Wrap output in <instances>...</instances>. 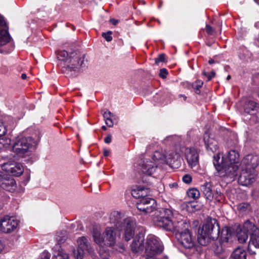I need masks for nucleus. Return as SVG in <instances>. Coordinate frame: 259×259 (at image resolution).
Here are the masks:
<instances>
[{
    "label": "nucleus",
    "mask_w": 259,
    "mask_h": 259,
    "mask_svg": "<svg viewBox=\"0 0 259 259\" xmlns=\"http://www.w3.org/2000/svg\"><path fill=\"white\" fill-rule=\"evenodd\" d=\"M232 234L230 228L228 227H225L223 228L220 239L223 242H227L231 237Z\"/></svg>",
    "instance_id": "obj_30"
},
{
    "label": "nucleus",
    "mask_w": 259,
    "mask_h": 259,
    "mask_svg": "<svg viewBox=\"0 0 259 259\" xmlns=\"http://www.w3.org/2000/svg\"><path fill=\"white\" fill-rule=\"evenodd\" d=\"M183 181L186 184H189L192 181V178L189 175H185L183 177Z\"/></svg>",
    "instance_id": "obj_44"
},
{
    "label": "nucleus",
    "mask_w": 259,
    "mask_h": 259,
    "mask_svg": "<svg viewBox=\"0 0 259 259\" xmlns=\"http://www.w3.org/2000/svg\"><path fill=\"white\" fill-rule=\"evenodd\" d=\"M237 237L240 243H243L246 242L248 238V233L241 229L240 231L237 232Z\"/></svg>",
    "instance_id": "obj_33"
},
{
    "label": "nucleus",
    "mask_w": 259,
    "mask_h": 259,
    "mask_svg": "<svg viewBox=\"0 0 259 259\" xmlns=\"http://www.w3.org/2000/svg\"><path fill=\"white\" fill-rule=\"evenodd\" d=\"M163 249L161 243L154 236H150L147 239L145 247V254L148 257H154L160 254Z\"/></svg>",
    "instance_id": "obj_8"
},
{
    "label": "nucleus",
    "mask_w": 259,
    "mask_h": 259,
    "mask_svg": "<svg viewBox=\"0 0 259 259\" xmlns=\"http://www.w3.org/2000/svg\"><path fill=\"white\" fill-rule=\"evenodd\" d=\"M50 255L47 252H44L40 256V259H50Z\"/></svg>",
    "instance_id": "obj_48"
},
{
    "label": "nucleus",
    "mask_w": 259,
    "mask_h": 259,
    "mask_svg": "<svg viewBox=\"0 0 259 259\" xmlns=\"http://www.w3.org/2000/svg\"><path fill=\"white\" fill-rule=\"evenodd\" d=\"M179 97H183L184 98V100H185L186 99V97L184 95H180Z\"/></svg>",
    "instance_id": "obj_58"
},
{
    "label": "nucleus",
    "mask_w": 259,
    "mask_h": 259,
    "mask_svg": "<svg viewBox=\"0 0 259 259\" xmlns=\"http://www.w3.org/2000/svg\"><path fill=\"white\" fill-rule=\"evenodd\" d=\"M204 141L206 148L208 151L215 152L218 149V142L212 137H210L207 133L204 135Z\"/></svg>",
    "instance_id": "obj_20"
},
{
    "label": "nucleus",
    "mask_w": 259,
    "mask_h": 259,
    "mask_svg": "<svg viewBox=\"0 0 259 259\" xmlns=\"http://www.w3.org/2000/svg\"><path fill=\"white\" fill-rule=\"evenodd\" d=\"M245 114L253 115L256 113L258 109V106L256 102L251 100H247L245 102L244 106Z\"/></svg>",
    "instance_id": "obj_24"
},
{
    "label": "nucleus",
    "mask_w": 259,
    "mask_h": 259,
    "mask_svg": "<svg viewBox=\"0 0 259 259\" xmlns=\"http://www.w3.org/2000/svg\"><path fill=\"white\" fill-rule=\"evenodd\" d=\"M206 30L207 33L209 34H212L213 32V28L208 25H206Z\"/></svg>",
    "instance_id": "obj_50"
},
{
    "label": "nucleus",
    "mask_w": 259,
    "mask_h": 259,
    "mask_svg": "<svg viewBox=\"0 0 259 259\" xmlns=\"http://www.w3.org/2000/svg\"><path fill=\"white\" fill-rule=\"evenodd\" d=\"M155 215L171 220L173 215L172 210L169 208H161Z\"/></svg>",
    "instance_id": "obj_32"
},
{
    "label": "nucleus",
    "mask_w": 259,
    "mask_h": 259,
    "mask_svg": "<svg viewBox=\"0 0 259 259\" xmlns=\"http://www.w3.org/2000/svg\"><path fill=\"white\" fill-rule=\"evenodd\" d=\"M241 164L242 168L255 171V168L259 164V157L255 154H248L243 158Z\"/></svg>",
    "instance_id": "obj_14"
},
{
    "label": "nucleus",
    "mask_w": 259,
    "mask_h": 259,
    "mask_svg": "<svg viewBox=\"0 0 259 259\" xmlns=\"http://www.w3.org/2000/svg\"><path fill=\"white\" fill-rule=\"evenodd\" d=\"M222 196V193L220 192L216 191V192L215 194H214V198L218 201H220L221 197Z\"/></svg>",
    "instance_id": "obj_47"
},
{
    "label": "nucleus",
    "mask_w": 259,
    "mask_h": 259,
    "mask_svg": "<svg viewBox=\"0 0 259 259\" xmlns=\"http://www.w3.org/2000/svg\"><path fill=\"white\" fill-rule=\"evenodd\" d=\"M56 257L57 259H68L69 255L64 250L61 248L59 250Z\"/></svg>",
    "instance_id": "obj_36"
},
{
    "label": "nucleus",
    "mask_w": 259,
    "mask_h": 259,
    "mask_svg": "<svg viewBox=\"0 0 259 259\" xmlns=\"http://www.w3.org/2000/svg\"><path fill=\"white\" fill-rule=\"evenodd\" d=\"M169 186L170 188H177L178 187V184L177 183H173L169 184Z\"/></svg>",
    "instance_id": "obj_53"
},
{
    "label": "nucleus",
    "mask_w": 259,
    "mask_h": 259,
    "mask_svg": "<svg viewBox=\"0 0 259 259\" xmlns=\"http://www.w3.org/2000/svg\"><path fill=\"white\" fill-rule=\"evenodd\" d=\"M19 221L15 218L6 216L0 221V230L5 233H10L17 228Z\"/></svg>",
    "instance_id": "obj_11"
},
{
    "label": "nucleus",
    "mask_w": 259,
    "mask_h": 259,
    "mask_svg": "<svg viewBox=\"0 0 259 259\" xmlns=\"http://www.w3.org/2000/svg\"><path fill=\"white\" fill-rule=\"evenodd\" d=\"M167 74V71L166 69L163 68V69H161L160 70L159 76L161 78H166Z\"/></svg>",
    "instance_id": "obj_45"
},
{
    "label": "nucleus",
    "mask_w": 259,
    "mask_h": 259,
    "mask_svg": "<svg viewBox=\"0 0 259 259\" xmlns=\"http://www.w3.org/2000/svg\"><path fill=\"white\" fill-rule=\"evenodd\" d=\"M112 34V31H108L107 32H103L102 33V36L104 37L106 40L109 42L112 40V37L111 36Z\"/></svg>",
    "instance_id": "obj_38"
},
{
    "label": "nucleus",
    "mask_w": 259,
    "mask_h": 259,
    "mask_svg": "<svg viewBox=\"0 0 259 259\" xmlns=\"http://www.w3.org/2000/svg\"><path fill=\"white\" fill-rule=\"evenodd\" d=\"M102 128L104 131L106 130L107 129L105 125L102 126Z\"/></svg>",
    "instance_id": "obj_59"
},
{
    "label": "nucleus",
    "mask_w": 259,
    "mask_h": 259,
    "mask_svg": "<svg viewBox=\"0 0 259 259\" xmlns=\"http://www.w3.org/2000/svg\"><path fill=\"white\" fill-rule=\"evenodd\" d=\"M232 256L234 259H246V253L244 249L238 247L233 252Z\"/></svg>",
    "instance_id": "obj_31"
},
{
    "label": "nucleus",
    "mask_w": 259,
    "mask_h": 259,
    "mask_svg": "<svg viewBox=\"0 0 259 259\" xmlns=\"http://www.w3.org/2000/svg\"><path fill=\"white\" fill-rule=\"evenodd\" d=\"M116 231H117L115 225L114 227H107L101 235L100 227L95 225L93 226L91 233L95 242L99 245L112 246L116 242Z\"/></svg>",
    "instance_id": "obj_3"
},
{
    "label": "nucleus",
    "mask_w": 259,
    "mask_h": 259,
    "mask_svg": "<svg viewBox=\"0 0 259 259\" xmlns=\"http://www.w3.org/2000/svg\"><path fill=\"white\" fill-rule=\"evenodd\" d=\"M103 116H104V119H106L112 118L113 115V114L111 112H110L109 111H107L104 112Z\"/></svg>",
    "instance_id": "obj_46"
},
{
    "label": "nucleus",
    "mask_w": 259,
    "mask_h": 259,
    "mask_svg": "<svg viewBox=\"0 0 259 259\" xmlns=\"http://www.w3.org/2000/svg\"><path fill=\"white\" fill-rule=\"evenodd\" d=\"M111 22H112V24L114 25H115L117 24L118 21L115 19H111Z\"/></svg>",
    "instance_id": "obj_55"
},
{
    "label": "nucleus",
    "mask_w": 259,
    "mask_h": 259,
    "mask_svg": "<svg viewBox=\"0 0 259 259\" xmlns=\"http://www.w3.org/2000/svg\"><path fill=\"white\" fill-rule=\"evenodd\" d=\"M201 190L204 197L208 200L211 201L214 198V193L211 189V185L210 183L206 182L201 187Z\"/></svg>",
    "instance_id": "obj_26"
},
{
    "label": "nucleus",
    "mask_w": 259,
    "mask_h": 259,
    "mask_svg": "<svg viewBox=\"0 0 259 259\" xmlns=\"http://www.w3.org/2000/svg\"><path fill=\"white\" fill-rule=\"evenodd\" d=\"M4 248V245L0 240V252H1Z\"/></svg>",
    "instance_id": "obj_54"
},
{
    "label": "nucleus",
    "mask_w": 259,
    "mask_h": 259,
    "mask_svg": "<svg viewBox=\"0 0 259 259\" xmlns=\"http://www.w3.org/2000/svg\"><path fill=\"white\" fill-rule=\"evenodd\" d=\"M144 236H137L131 244L132 250L136 253L142 251L144 249Z\"/></svg>",
    "instance_id": "obj_23"
},
{
    "label": "nucleus",
    "mask_w": 259,
    "mask_h": 259,
    "mask_svg": "<svg viewBox=\"0 0 259 259\" xmlns=\"http://www.w3.org/2000/svg\"><path fill=\"white\" fill-rule=\"evenodd\" d=\"M5 167L6 166H5L4 168L5 169L6 171L10 172L13 176L16 177H19L23 174L24 171V168L22 165L19 163H15L14 166H13L12 168H7V167L5 168Z\"/></svg>",
    "instance_id": "obj_27"
},
{
    "label": "nucleus",
    "mask_w": 259,
    "mask_h": 259,
    "mask_svg": "<svg viewBox=\"0 0 259 259\" xmlns=\"http://www.w3.org/2000/svg\"><path fill=\"white\" fill-rule=\"evenodd\" d=\"M188 196L193 199L198 198L200 196V192L199 190L195 188H192L187 191Z\"/></svg>",
    "instance_id": "obj_34"
},
{
    "label": "nucleus",
    "mask_w": 259,
    "mask_h": 259,
    "mask_svg": "<svg viewBox=\"0 0 259 259\" xmlns=\"http://www.w3.org/2000/svg\"><path fill=\"white\" fill-rule=\"evenodd\" d=\"M176 235L180 243L186 248L190 249L194 246L195 237L190 230L177 233Z\"/></svg>",
    "instance_id": "obj_10"
},
{
    "label": "nucleus",
    "mask_w": 259,
    "mask_h": 259,
    "mask_svg": "<svg viewBox=\"0 0 259 259\" xmlns=\"http://www.w3.org/2000/svg\"><path fill=\"white\" fill-rule=\"evenodd\" d=\"M104 152V155L105 156H108L109 155V153L110 152L109 150L104 149L103 150Z\"/></svg>",
    "instance_id": "obj_52"
},
{
    "label": "nucleus",
    "mask_w": 259,
    "mask_h": 259,
    "mask_svg": "<svg viewBox=\"0 0 259 259\" xmlns=\"http://www.w3.org/2000/svg\"><path fill=\"white\" fill-rule=\"evenodd\" d=\"M0 187L8 191L12 192L16 189V183L13 178L6 175L4 180L1 183Z\"/></svg>",
    "instance_id": "obj_21"
},
{
    "label": "nucleus",
    "mask_w": 259,
    "mask_h": 259,
    "mask_svg": "<svg viewBox=\"0 0 259 259\" xmlns=\"http://www.w3.org/2000/svg\"><path fill=\"white\" fill-rule=\"evenodd\" d=\"M105 123L109 127H112L113 125V122L111 118L105 119Z\"/></svg>",
    "instance_id": "obj_49"
},
{
    "label": "nucleus",
    "mask_w": 259,
    "mask_h": 259,
    "mask_svg": "<svg viewBox=\"0 0 259 259\" xmlns=\"http://www.w3.org/2000/svg\"><path fill=\"white\" fill-rule=\"evenodd\" d=\"M7 132V130L4 123L0 120V137L5 135Z\"/></svg>",
    "instance_id": "obj_39"
},
{
    "label": "nucleus",
    "mask_w": 259,
    "mask_h": 259,
    "mask_svg": "<svg viewBox=\"0 0 259 259\" xmlns=\"http://www.w3.org/2000/svg\"><path fill=\"white\" fill-rule=\"evenodd\" d=\"M242 229L247 233L250 234V235L253 233H256L257 231H259V229L254 224L249 220H247L244 222Z\"/></svg>",
    "instance_id": "obj_28"
},
{
    "label": "nucleus",
    "mask_w": 259,
    "mask_h": 259,
    "mask_svg": "<svg viewBox=\"0 0 259 259\" xmlns=\"http://www.w3.org/2000/svg\"><path fill=\"white\" fill-rule=\"evenodd\" d=\"M202 74L207 77V81H209L211 79L212 77H214L215 73L214 71H211L209 73H207L206 72L204 71L202 72Z\"/></svg>",
    "instance_id": "obj_40"
},
{
    "label": "nucleus",
    "mask_w": 259,
    "mask_h": 259,
    "mask_svg": "<svg viewBox=\"0 0 259 259\" xmlns=\"http://www.w3.org/2000/svg\"><path fill=\"white\" fill-rule=\"evenodd\" d=\"M77 250H73V253L75 259H82L85 254L91 255L94 254V250L85 237L82 236L77 240Z\"/></svg>",
    "instance_id": "obj_7"
},
{
    "label": "nucleus",
    "mask_w": 259,
    "mask_h": 259,
    "mask_svg": "<svg viewBox=\"0 0 259 259\" xmlns=\"http://www.w3.org/2000/svg\"><path fill=\"white\" fill-rule=\"evenodd\" d=\"M237 210L242 215L248 214L252 210L251 205L248 202H242L237 205Z\"/></svg>",
    "instance_id": "obj_29"
},
{
    "label": "nucleus",
    "mask_w": 259,
    "mask_h": 259,
    "mask_svg": "<svg viewBox=\"0 0 259 259\" xmlns=\"http://www.w3.org/2000/svg\"><path fill=\"white\" fill-rule=\"evenodd\" d=\"M21 78L23 79H25L26 78H27V75L26 74H22L21 75Z\"/></svg>",
    "instance_id": "obj_56"
},
{
    "label": "nucleus",
    "mask_w": 259,
    "mask_h": 259,
    "mask_svg": "<svg viewBox=\"0 0 259 259\" xmlns=\"http://www.w3.org/2000/svg\"><path fill=\"white\" fill-rule=\"evenodd\" d=\"M185 157L190 167L193 168L198 164L199 155L194 147L186 148L184 151Z\"/></svg>",
    "instance_id": "obj_17"
},
{
    "label": "nucleus",
    "mask_w": 259,
    "mask_h": 259,
    "mask_svg": "<svg viewBox=\"0 0 259 259\" xmlns=\"http://www.w3.org/2000/svg\"><path fill=\"white\" fill-rule=\"evenodd\" d=\"M131 194L134 197L139 199L148 195L149 191L143 186L136 185L132 187Z\"/></svg>",
    "instance_id": "obj_22"
},
{
    "label": "nucleus",
    "mask_w": 259,
    "mask_h": 259,
    "mask_svg": "<svg viewBox=\"0 0 259 259\" xmlns=\"http://www.w3.org/2000/svg\"><path fill=\"white\" fill-rule=\"evenodd\" d=\"M256 179V174L253 171L247 168H242L239 177L238 183L242 186H248L252 184Z\"/></svg>",
    "instance_id": "obj_12"
},
{
    "label": "nucleus",
    "mask_w": 259,
    "mask_h": 259,
    "mask_svg": "<svg viewBox=\"0 0 259 259\" xmlns=\"http://www.w3.org/2000/svg\"><path fill=\"white\" fill-rule=\"evenodd\" d=\"M153 221L157 226L166 230L172 231L174 230L172 220L155 215L153 218Z\"/></svg>",
    "instance_id": "obj_18"
},
{
    "label": "nucleus",
    "mask_w": 259,
    "mask_h": 259,
    "mask_svg": "<svg viewBox=\"0 0 259 259\" xmlns=\"http://www.w3.org/2000/svg\"><path fill=\"white\" fill-rule=\"evenodd\" d=\"M164 55L163 54H160L157 58H155V63L156 64H158L160 62H164Z\"/></svg>",
    "instance_id": "obj_42"
},
{
    "label": "nucleus",
    "mask_w": 259,
    "mask_h": 259,
    "mask_svg": "<svg viewBox=\"0 0 259 259\" xmlns=\"http://www.w3.org/2000/svg\"><path fill=\"white\" fill-rule=\"evenodd\" d=\"M156 206L155 200L150 198H143L137 204L138 209L146 213L153 211Z\"/></svg>",
    "instance_id": "obj_13"
},
{
    "label": "nucleus",
    "mask_w": 259,
    "mask_h": 259,
    "mask_svg": "<svg viewBox=\"0 0 259 259\" xmlns=\"http://www.w3.org/2000/svg\"><path fill=\"white\" fill-rule=\"evenodd\" d=\"M239 161V153L232 150L227 155H222L221 159L220 154L214 156L213 163L220 177L233 178L237 176Z\"/></svg>",
    "instance_id": "obj_1"
},
{
    "label": "nucleus",
    "mask_w": 259,
    "mask_h": 259,
    "mask_svg": "<svg viewBox=\"0 0 259 259\" xmlns=\"http://www.w3.org/2000/svg\"><path fill=\"white\" fill-rule=\"evenodd\" d=\"M5 25L0 28V53L7 54L11 52L7 45L10 40V36Z\"/></svg>",
    "instance_id": "obj_16"
},
{
    "label": "nucleus",
    "mask_w": 259,
    "mask_h": 259,
    "mask_svg": "<svg viewBox=\"0 0 259 259\" xmlns=\"http://www.w3.org/2000/svg\"><path fill=\"white\" fill-rule=\"evenodd\" d=\"M231 78V76L230 75H228L227 77V80H229Z\"/></svg>",
    "instance_id": "obj_60"
},
{
    "label": "nucleus",
    "mask_w": 259,
    "mask_h": 259,
    "mask_svg": "<svg viewBox=\"0 0 259 259\" xmlns=\"http://www.w3.org/2000/svg\"><path fill=\"white\" fill-rule=\"evenodd\" d=\"M37 140L31 137L21 138L17 139L12 147L13 152L19 156H24L30 154V150L37 144Z\"/></svg>",
    "instance_id": "obj_5"
},
{
    "label": "nucleus",
    "mask_w": 259,
    "mask_h": 259,
    "mask_svg": "<svg viewBox=\"0 0 259 259\" xmlns=\"http://www.w3.org/2000/svg\"><path fill=\"white\" fill-rule=\"evenodd\" d=\"M58 60L63 62V67L70 70L79 71L81 68L85 66L84 56L78 52H71L70 54L64 50L57 52Z\"/></svg>",
    "instance_id": "obj_2"
},
{
    "label": "nucleus",
    "mask_w": 259,
    "mask_h": 259,
    "mask_svg": "<svg viewBox=\"0 0 259 259\" xmlns=\"http://www.w3.org/2000/svg\"><path fill=\"white\" fill-rule=\"evenodd\" d=\"M104 142L107 144H109L111 142V136L108 135L106 138L104 139Z\"/></svg>",
    "instance_id": "obj_51"
},
{
    "label": "nucleus",
    "mask_w": 259,
    "mask_h": 259,
    "mask_svg": "<svg viewBox=\"0 0 259 259\" xmlns=\"http://www.w3.org/2000/svg\"><path fill=\"white\" fill-rule=\"evenodd\" d=\"M139 167L144 174L151 176L155 171L157 165L149 159L143 158L139 162Z\"/></svg>",
    "instance_id": "obj_15"
},
{
    "label": "nucleus",
    "mask_w": 259,
    "mask_h": 259,
    "mask_svg": "<svg viewBox=\"0 0 259 259\" xmlns=\"http://www.w3.org/2000/svg\"><path fill=\"white\" fill-rule=\"evenodd\" d=\"M254 1L259 5V0H254Z\"/></svg>",
    "instance_id": "obj_61"
},
{
    "label": "nucleus",
    "mask_w": 259,
    "mask_h": 259,
    "mask_svg": "<svg viewBox=\"0 0 259 259\" xmlns=\"http://www.w3.org/2000/svg\"><path fill=\"white\" fill-rule=\"evenodd\" d=\"M174 230L172 231H175L177 233H180L182 231L185 230H189L188 227L189 224L188 223L186 220L176 221L173 220Z\"/></svg>",
    "instance_id": "obj_25"
},
{
    "label": "nucleus",
    "mask_w": 259,
    "mask_h": 259,
    "mask_svg": "<svg viewBox=\"0 0 259 259\" xmlns=\"http://www.w3.org/2000/svg\"><path fill=\"white\" fill-rule=\"evenodd\" d=\"M155 161H160L162 163L171 164L180 159L179 153L175 149L169 150H158L153 155Z\"/></svg>",
    "instance_id": "obj_6"
},
{
    "label": "nucleus",
    "mask_w": 259,
    "mask_h": 259,
    "mask_svg": "<svg viewBox=\"0 0 259 259\" xmlns=\"http://www.w3.org/2000/svg\"><path fill=\"white\" fill-rule=\"evenodd\" d=\"M120 219V214L117 211L112 212L110 216V222L115 224L117 231H124V238L127 241L132 238L134 235L136 224L130 219H126L121 223Z\"/></svg>",
    "instance_id": "obj_4"
},
{
    "label": "nucleus",
    "mask_w": 259,
    "mask_h": 259,
    "mask_svg": "<svg viewBox=\"0 0 259 259\" xmlns=\"http://www.w3.org/2000/svg\"><path fill=\"white\" fill-rule=\"evenodd\" d=\"M11 143L9 138L0 137V151L9 147Z\"/></svg>",
    "instance_id": "obj_35"
},
{
    "label": "nucleus",
    "mask_w": 259,
    "mask_h": 259,
    "mask_svg": "<svg viewBox=\"0 0 259 259\" xmlns=\"http://www.w3.org/2000/svg\"><path fill=\"white\" fill-rule=\"evenodd\" d=\"M203 81L200 80H196L194 83V88L197 90L200 88L203 85Z\"/></svg>",
    "instance_id": "obj_43"
},
{
    "label": "nucleus",
    "mask_w": 259,
    "mask_h": 259,
    "mask_svg": "<svg viewBox=\"0 0 259 259\" xmlns=\"http://www.w3.org/2000/svg\"><path fill=\"white\" fill-rule=\"evenodd\" d=\"M214 225L211 222H208L199 228L198 241L202 245H206L211 237Z\"/></svg>",
    "instance_id": "obj_9"
},
{
    "label": "nucleus",
    "mask_w": 259,
    "mask_h": 259,
    "mask_svg": "<svg viewBox=\"0 0 259 259\" xmlns=\"http://www.w3.org/2000/svg\"><path fill=\"white\" fill-rule=\"evenodd\" d=\"M14 164H15V163H14L13 161H9V162H5L3 164H2V168L5 171V169L4 168L5 166H6L5 168L7 167V168H12L13 166H14Z\"/></svg>",
    "instance_id": "obj_41"
},
{
    "label": "nucleus",
    "mask_w": 259,
    "mask_h": 259,
    "mask_svg": "<svg viewBox=\"0 0 259 259\" xmlns=\"http://www.w3.org/2000/svg\"><path fill=\"white\" fill-rule=\"evenodd\" d=\"M208 63L210 64H213L214 63V61L213 60H212V59H210V60H209Z\"/></svg>",
    "instance_id": "obj_57"
},
{
    "label": "nucleus",
    "mask_w": 259,
    "mask_h": 259,
    "mask_svg": "<svg viewBox=\"0 0 259 259\" xmlns=\"http://www.w3.org/2000/svg\"><path fill=\"white\" fill-rule=\"evenodd\" d=\"M257 249H259V231L250 235L248 245V250L251 254H255Z\"/></svg>",
    "instance_id": "obj_19"
},
{
    "label": "nucleus",
    "mask_w": 259,
    "mask_h": 259,
    "mask_svg": "<svg viewBox=\"0 0 259 259\" xmlns=\"http://www.w3.org/2000/svg\"><path fill=\"white\" fill-rule=\"evenodd\" d=\"M99 253L101 259H108L109 256V252L106 250L100 249Z\"/></svg>",
    "instance_id": "obj_37"
}]
</instances>
